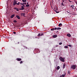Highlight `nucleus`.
I'll return each instance as SVG.
<instances>
[{"label": "nucleus", "instance_id": "3", "mask_svg": "<svg viewBox=\"0 0 77 77\" xmlns=\"http://www.w3.org/2000/svg\"><path fill=\"white\" fill-rule=\"evenodd\" d=\"M76 68V66L75 65H73L71 67V68L73 69H75Z\"/></svg>", "mask_w": 77, "mask_h": 77}, {"label": "nucleus", "instance_id": "1", "mask_svg": "<svg viewBox=\"0 0 77 77\" xmlns=\"http://www.w3.org/2000/svg\"><path fill=\"white\" fill-rule=\"evenodd\" d=\"M20 2H18V3H17V2L16 0H14V1L13 4L12 5L13 6H15V5H20Z\"/></svg>", "mask_w": 77, "mask_h": 77}, {"label": "nucleus", "instance_id": "4", "mask_svg": "<svg viewBox=\"0 0 77 77\" xmlns=\"http://www.w3.org/2000/svg\"><path fill=\"white\" fill-rule=\"evenodd\" d=\"M20 15L22 17H26V14L25 13H21L20 14Z\"/></svg>", "mask_w": 77, "mask_h": 77}, {"label": "nucleus", "instance_id": "9", "mask_svg": "<svg viewBox=\"0 0 77 77\" xmlns=\"http://www.w3.org/2000/svg\"><path fill=\"white\" fill-rule=\"evenodd\" d=\"M53 38H57V35H53Z\"/></svg>", "mask_w": 77, "mask_h": 77}, {"label": "nucleus", "instance_id": "36", "mask_svg": "<svg viewBox=\"0 0 77 77\" xmlns=\"http://www.w3.org/2000/svg\"><path fill=\"white\" fill-rule=\"evenodd\" d=\"M26 2L25 3H24V5H26Z\"/></svg>", "mask_w": 77, "mask_h": 77}, {"label": "nucleus", "instance_id": "16", "mask_svg": "<svg viewBox=\"0 0 77 77\" xmlns=\"http://www.w3.org/2000/svg\"><path fill=\"white\" fill-rule=\"evenodd\" d=\"M65 64H64L63 65V68H65Z\"/></svg>", "mask_w": 77, "mask_h": 77}, {"label": "nucleus", "instance_id": "40", "mask_svg": "<svg viewBox=\"0 0 77 77\" xmlns=\"http://www.w3.org/2000/svg\"><path fill=\"white\" fill-rule=\"evenodd\" d=\"M56 47H58V45H56Z\"/></svg>", "mask_w": 77, "mask_h": 77}, {"label": "nucleus", "instance_id": "27", "mask_svg": "<svg viewBox=\"0 0 77 77\" xmlns=\"http://www.w3.org/2000/svg\"><path fill=\"white\" fill-rule=\"evenodd\" d=\"M44 35V34L42 33V34H40V36H42V35Z\"/></svg>", "mask_w": 77, "mask_h": 77}, {"label": "nucleus", "instance_id": "18", "mask_svg": "<svg viewBox=\"0 0 77 77\" xmlns=\"http://www.w3.org/2000/svg\"><path fill=\"white\" fill-rule=\"evenodd\" d=\"M64 48H68V46H65L64 47Z\"/></svg>", "mask_w": 77, "mask_h": 77}, {"label": "nucleus", "instance_id": "29", "mask_svg": "<svg viewBox=\"0 0 77 77\" xmlns=\"http://www.w3.org/2000/svg\"><path fill=\"white\" fill-rule=\"evenodd\" d=\"M59 44V45H62V43H60Z\"/></svg>", "mask_w": 77, "mask_h": 77}, {"label": "nucleus", "instance_id": "22", "mask_svg": "<svg viewBox=\"0 0 77 77\" xmlns=\"http://www.w3.org/2000/svg\"><path fill=\"white\" fill-rule=\"evenodd\" d=\"M30 6V5H29L28 4V5H26V7H27L28 6Z\"/></svg>", "mask_w": 77, "mask_h": 77}, {"label": "nucleus", "instance_id": "28", "mask_svg": "<svg viewBox=\"0 0 77 77\" xmlns=\"http://www.w3.org/2000/svg\"><path fill=\"white\" fill-rule=\"evenodd\" d=\"M55 12L57 13H57H59V12H57L56 10H55Z\"/></svg>", "mask_w": 77, "mask_h": 77}, {"label": "nucleus", "instance_id": "15", "mask_svg": "<svg viewBox=\"0 0 77 77\" xmlns=\"http://www.w3.org/2000/svg\"><path fill=\"white\" fill-rule=\"evenodd\" d=\"M22 1L23 2H27V0H22Z\"/></svg>", "mask_w": 77, "mask_h": 77}, {"label": "nucleus", "instance_id": "10", "mask_svg": "<svg viewBox=\"0 0 77 77\" xmlns=\"http://www.w3.org/2000/svg\"><path fill=\"white\" fill-rule=\"evenodd\" d=\"M67 36H68L69 37H71V34H68L67 35Z\"/></svg>", "mask_w": 77, "mask_h": 77}, {"label": "nucleus", "instance_id": "37", "mask_svg": "<svg viewBox=\"0 0 77 77\" xmlns=\"http://www.w3.org/2000/svg\"><path fill=\"white\" fill-rule=\"evenodd\" d=\"M69 2H71V1H70L69 0H68Z\"/></svg>", "mask_w": 77, "mask_h": 77}, {"label": "nucleus", "instance_id": "7", "mask_svg": "<svg viewBox=\"0 0 77 77\" xmlns=\"http://www.w3.org/2000/svg\"><path fill=\"white\" fill-rule=\"evenodd\" d=\"M15 17V14H12L11 15V16L10 17L11 18H13V17Z\"/></svg>", "mask_w": 77, "mask_h": 77}, {"label": "nucleus", "instance_id": "12", "mask_svg": "<svg viewBox=\"0 0 77 77\" xmlns=\"http://www.w3.org/2000/svg\"><path fill=\"white\" fill-rule=\"evenodd\" d=\"M66 74V73H65L64 74H63L62 75V77H64L65 76V75H66L65 74Z\"/></svg>", "mask_w": 77, "mask_h": 77}, {"label": "nucleus", "instance_id": "19", "mask_svg": "<svg viewBox=\"0 0 77 77\" xmlns=\"http://www.w3.org/2000/svg\"><path fill=\"white\" fill-rule=\"evenodd\" d=\"M41 36V34L40 33L38 34L37 35V36Z\"/></svg>", "mask_w": 77, "mask_h": 77}, {"label": "nucleus", "instance_id": "24", "mask_svg": "<svg viewBox=\"0 0 77 77\" xmlns=\"http://www.w3.org/2000/svg\"><path fill=\"white\" fill-rule=\"evenodd\" d=\"M67 46H69V47H72V45H67Z\"/></svg>", "mask_w": 77, "mask_h": 77}, {"label": "nucleus", "instance_id": "38", "mask_svg": "<svg viewBox=\"0 0 77 77\" xmlns=\"http://www.w3.org/2000/svg\"><path fill=\"white\" fill-rule=\"evenodd\" d=\"M20 5H23V4H22V3H20Z\"/></svg>", "mask_w": 77, "mask_h": 77}, {"label": "nucleus", "instance_id": "35", "mask_svg": "<svg viewBox=\"0 0 77 77\" xmlns=\"http://www.w3.org/2000/svg\"><path fill=\"white\" fill-rule=\"evenodd\" d=\"M71 7H72V8H73V7H72V5H71Z\"/></svg>", "mask_w": 77, "mask_h": 77}, {"label": "nucleus", "instance_id": "39", "mask_svg": "<svg viewBox=\"0 0 77 77\" xmlns=\"http://www.w3.org/2000/svg\"><path fill=\"white\" fill-rule=\"evenodd\" d=\"M58 31H57L56 33H58Z\"/></svg>", "mask_w": 77, "mask_h": 77}, {"label": "nucleus", "instance_id": "41", "mask_svg": "<svg viewBox=\"0 0 77 77\" xmlns=\"http://www.w3.org/2000/svg\"><path fill=\"white\" fill-rule=\"evenodd\" d=\"M27 5H28V4H29V3L27 2Z\"/></svg>", "mask_w": 77, "mask_h": 77}, {"label": "nucleus", "instance_id": "5", "mask_svg": "<svg viewBox=\"0 0 77 77\" xmlns=\"http://www.w3.org/2000/svg\"><path fill=\"white\" fill-rule=\"evenodd\" d=\"M16 17L17 18L19 19V20H20V16L18 15H16Z\"/></svg>", "mask_w": 77, "mask_h": 77}, {"label": "nucleus", "instance_id": "21", "mask_svg": "<svg viewBox=\"0 0 77 77\" xmlns=\"http://www.w3.org/2000/svg\"><path fill=\"white\" fill-rule=\"evenodd\" d=\"M22 5L23 6H25H25L24 5V3H22Z\"/></svg>", "mask_w": 77, "mask_h": 77}, {"label": "nucleus", "instance_id": "14", "mask_svg": "<svg viewBox=\"0 0 77 77\" xmlns=\"http://www.w3.org/2000/svg\"><path fill=\"white\" fill-rule=\"evenodd\" d=\"M62 26V24L61 23L59 24L58 25V26H59L60 27V26Z\"/></svg>", "mask_w": 77, "mask_h": 77}, {"label": "nucleus", "instance_id": "31", "mask_svg": "<svg viewBox=\"0 0 77 77\" xmlns=\"http://www.w3.org/2000/svg\"><path fill=\"white\" fill-rule=\"evenodd\" d=\"M13 33H14V34H16V32H14Z\"/></svg>", "mask_w": 77, "mask_h": 77}, {"label": "nucleus", "instance_id": "32", "mask_svg": "<svg viewBox=\"0 0 77 77\" xmlns=\"http://www.w3.org/2000/svg\"><path fill=\"white\" fill-rule=\"evenodd\" d=\"M57 28L56 27L54 28V30H56L57 29Z\"/></svg>", "mask_w": 77, "mask_h": 77}, {"label": "nucleus", "instance_id": "13", "mask_svg": "<svg viewBox=\"0 0 77 77\" xmlns=\"http://www.w3.org/2000/svg\"><path fill=\"white\" fill-rule=\"evenodd\" d=\"M60 69V66H57V69L58 70V69Z\"/></svg>", "mask_w": 77, "mask_h": 77}, {"label": "nucleus", "instance_id": "2", "mask_svg": "<svg viewBox=\"0 0 77 77\" xmlns=\"http://www.w3.org/2000/svg\"><path fill=\"white\" fill-rule=\"evenodd\" d=\"M60 60L63 62H65V60L62 57H60Z\"/></svg>", "mask_w": 77, "mask_h": 77}, {"label": "nucleus", "instance_id": "25", "mask_svg": "<svg viewBox=\"0 0 77 77\" xmlns=\"http://www.w3.org/2000/svg\"><path fill=\"white\" fill-rule=\"evenodd\" d=\"M61 5L62 6H65V5L63 4V3H61Z\"/></svg>", "mask_w": 77, "mask_h": 77}, {"label": "nucleus", "instance_id": "11", "mask_svg": "<svg viewBox=\"0 0 77 77\" xmlns=\"http://www.w3.org/2000/svg\"><path fill=\"white\" fill-rule=\"evenodd\" d=\"M21 9H22V10H24V6H22Z\"/></svg>", "mask_w": 77, "mask_h": 77}, {"label": "nucleus", "instance_id": "44", "mask_svg": "<svg viewBox=\"0 0 77 77\" xmlns=\"http://www.w3.org/2000/svg\"><path fill=\"white\" fill-rule=\"evenodd\" d=\"M18 44H19V42H18Z\"/></svg>", "mask_w": 77, "mask_h": 77}, {"label": "nucleus", "instance_id": "43", "mask_svg": "<svg viewBox=\"0 0 77 77\" xmlns=\"http://www.w3.org/2000/svg\"><path fill=\"white\" fill-rule=\"evenodd\" d=\"M76 5H77V2L76 3Z\"/></svg>", "mask_w": 77, "mask_h": 77}, {"label": "nucleus", "instance_id": "30", "mask_svg": "<svg viewBox=\"0 0 77 77\" xmlns=\"http://www.w3.org/2000/svg\"><path fill=\"white\" fill-rule=\"evenodd\" d=\"M24 48H25L26 49H27V47H25V46H24Z\"/></svg>", "mask_w": 77, "mask_h": 77}, {"label": "nucleus", "instance_id": "8", "mask_svg": "<svg viewBox=\"0 0 77 77\" xmlns=\"http://www.w3.org/2000/svg\"><path fill=\"white\" fill-rule=\"evenodd\" d=\"M14 9H15L16 10V11H19V9H18L17 8H14Z\"/></svg>", "mask_w": 77, "mask_h": 77}, {"label": "nucleus", "instance_id": "26", "mask_svg": "<svg viewBox=\"0 0 77 77\" xmlns=\"http://www.w3.org/2000/svg\"><path fill=\"white\" fill-rule=\"evenodd\" d=\"M23 63V61H20V64H21V63Z\"/></svg>", "mask_w": 77, "mask_h": 77}, {"label": "nucleus", "instance_id": "17", "mask_svg": "<svg viewBox=\"0 0 77 77\" xmlns=\"http://www.w3.org/2000/svg\"><path fill=\"white\" fill-rule=\"evenodd\" d=\"M57 30H61V28L59 27L57 28Z\"/></svg>", "mask_w": 77, "mask_h": 77}, {"label": "nucleus", "instance_id": "20", "mask_svg": "<svg viewBox=\"0 0 77 77\" xmlns=\"http://www.w3.org/2000/svg\"><path fill=\"white\" fill-rule=\"evenodd\" d=\"M51 30L52 31V30H54V28H52L51 29Z\"/></svg>", "mask_w": 77, "mask_h": 77}, {"label": "nucleus", "instance_id": "6", "mask_svg": "<svg viewBox=\"0 0 77 77\" xmlns=\"http://www.w3.org/2000/svg\"><path fill=\"white\" fill-rule=\"evenodd\" d=\"M16 60H17V61H21V59L18 58Z\"/></svg>", "mask_w": 77, "mask_h": 77}, {"label": "nucleus", "instance_id": "34", "mask_svg": "<svg viewBox=\"0 0 77 77\" xmlns=\"http://www.w3.org/2000/svg\"><path fill=\"white\" fill-rule=\"evenodd\" d=\"M19 10H22V9L21 8V9H19Z\"/></svg>", "mask_w": 77, "mask_h": 77}, {"label": "nucleus", "instance_id": "42", "mask_svg": "<svg viewBox=\"0 0 77 77\" xmlns=\"http://www.w3.org/2000/svg\"><path fill=\"white\" fill-rule=\"evenodd\" d=\"M72 6H73V7H74V5H73Z\"/></svg>", "mask_w": 77, "mask_h": 77}, {"label": "nucleus", "instance_id": "23", "mask_svg": "<svg viewBox=\"0 0 77 77\" xmlns=\"http://www.w3.org/2000/svg\"><path fill=\"white\" fill-rule=\"evenodd\" d=\"M14 23H17V21L16 20H14Z\"/></svg>", "mask_w": 77, "mask_h": 77}, {"label": "nucleus", "instance_id": "33", "mask_svg": "<svg viewBox=\"0 0 77 77\" xmlns=\"http://www.w3.org/2000/svg\"><path fill=\"white\" fill-rule=\"evenodd\" d=\"M70 73V72H69V71L68 72V73L69 74Z\"/></svg>", "mask_w": 77, "mask_h": 77}]
</instances>
